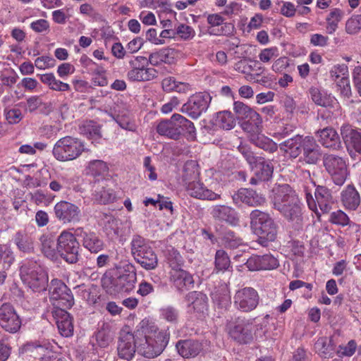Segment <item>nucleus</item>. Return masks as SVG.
<instances>
[{
	"label": "nucleus",
	"mask_w": 361,
	"mask_h": 361,
	"mask_svg": "<svg viewBox=\"0 0 361 361\" xmlns=\"http://www.w3.org/2000/svg\"><path fill=\"white\" fill-rule=\"evenodd\" d=\"M101 282L102 288L109 295L130 293L137 282L136 269L131 263L116 265L104 274Z\"/></svg>",
	"instance_id": "f257e3e1"
},
{
	"label": "nucleus",
	"mask_w": 361,
	"mask_h": 361,
	"mask_svg": "<svg viewBox=\"0 0 361 361\" xmlns=\"http://www.w3.org/2000/svg\"><path fill=\"white\" fill-rule=\"evenodd\" d=\"M157 132L162 136L178 140L183 135L188 140L196 139V129L194 123L179 114H174L170 119L160 121Z\"/></svg>",
	"instance_id": "f03ea898"
},
{
	"label": "nucleus",
	"mask_w": 361,
	"mask_h": 361,
	"mask_svg": "<svg viewBox=\"0 0 361 361\" xmlns=\"http://www.w3.org/2000/svg\"><path fill=\"white\" fill-rule=\"evenodd\" d=\"M250 225L258 235V243L267 247L277 236V224L269 214L259 209H255L250 214Z\"/></svg>",
	"instance_id": "7ed1b4c3"
},
{
	"label": "nucleus",
	"mask_w": 361,
	"mask_h": 361,
	"mask_svg": "<svg viewBox=\"0 0 361 361\" xmlns=\"http://www.w3.org/2000/svg\"><path fill=\"white\" fill-rule=\"evenodd\" d=\"M20 275L23 283L34 292L39 293L49 287L47 271L35 262L22 265Z\"/></svg>",
	"instance_id": "20e7f679"
},
{
	"label": "nucleus",
	"mask_w": 361,
	"mask_h": 361,
	"mask_svg": "<svg viewBox=\"0 0 361 361\" xmlns=\"http://www.w3.org/2000/svg\"><path fill=\"white\" fill-rule=\"evenodd\" d=\"M84 151V143L80 139L65 136L55 143L52 154L59 161H68L76 159Z\"/></svg>",
	"instance_id": "39448f33"
},
{
	"label": "nucleus",
	"mask_w": 361,
	"mask_h": 361,
	"mask_svg": "<svg viewBox=\"0 0 361 361\" xmlns=\"http://www.w3.org/2000/svg\"><path fill=\"white\" fill-rule=\"evenodd\" d=\"M48 290L54 310L71 309L74 305V298L71 289L61 280L52 279L49 284Z\"/></svg>",
	"instance_id": "423d86ee"
},
{
	"label": "nucleus",
	"mask_w": 361,
	"mask_h": 361,
	"mask_svg": "<svg viewBox=\"0 0 361 361\" xmlns=\"http://www.w3.org/2000/svg\"><path fill=\"white\" fill-rule=\"evenodd\" d=\"M254 319L238 317L226 324L229 336L240 344H247L253 340Z\"/></svg>",
	"instance_id": "0eeeda50"
},
{
	"label": "nucleus",
	"mask_w": 361,
	"mask_h": 361,
	"mask_svg": "<svg viewBox=\"0 0 361 361\" xmlns=\"http://www.w3.org/2000/svg\"><path fill=\"white\" fill-rule=\"evenodd\" d=\"M190 166L194 169L192 175L194 178V181L188 183L186 187L188 194L192 197L203 200H216L220 199V195L208 189L202 183L196 180L200 175V172L198 165L195 161H194V163L191 161L186 164L184 168L185 178L188 179L187 171Z\"/></svg>",
	"instance_id": "6e6552de"
},
{
	"label": "nucleus",
	"mask_w": 361,
	"mask_h": 361,
	"mask_svg": "<svg viewBox=\"0 0 361 361\" xmlns=\"http://www.w3.org/2000/svg\"><path fill=\"white\" fill-rule=\"evenodd\" d=\"M58 256L66 262L75 264L79 260L80 243L75 235L64 231L58 236Z\"/></svg>",
	"instance_id": "1a4fd4ad"
},
{
	"label": "nucleus",
	"mask_w": 361,
	"mask_h": 361,
	"mask_svg": "<svg viewBox=\"0 0 361 361\" xmlns=\"http://www.w3.org/2000/svg\"><path fill=\"white\" fill-rule=\"evenodd\" d=\"M323 164L333 182L338 186L343 185L348 175L345 160L334 154H326L323 157Z\"/></svg>",
	"instance_id": "9d476101"
},
{
	"label": "nucleus",
	"mask_w": 361,
	"mask_h": 361,
	"mask_svg": "<svg viewBox=\"0 0 361 361\" xmlns=\"http://www.w3.org/2000/svg\"><path fill=\"white\" fill-rule=\"evenodd\" d=\"M314 185L315 186V199L313 198L310 192L306 191L305 192L307 205L311 210L316 211L317 204H318L323 213H328L334 203L332 192L325 185H316L315 183H314Z\"/></svg>",
	"instance_id": "9b49d317"
},
{
	"label": "nucleus",
	"mask_w": 361,
	"mask_h": 361,
	"mask_svg": "<svg viewBox=\"0 0 361 361\" xmlns=\"http://www.w3.org/2000/svg\"><path fill=\"white\" fill-rule=\"evenodd\" d=\"M212 101V97L208 92H200L191 95L185 103L180 111L193 119L198 118L208 109Z\"/></svg>",
	"instance_id": "f8f14e48"
},
{
	"label": "nucleus",
	"mask_w": 361,
	"mask_h": 361,
	"mask_svg": "<svg viewBox=\"0 0 361 361\" xmlns=\"http://www.w3.org/2000/svg\"><path fill=\"white\" fill-rule=\"evenodd\" d=\"M259 303L258 292L252 287L238 289L233 296V305L235 309L243 313L255 310Z\"/></svg>",
	"instance_id": "ddd939ff"
},
{
	"label": "nucleus",
	"mask_w": 361,
	"mask_h": 361,
	"mask_svg": "<svg viewBox=\"0 0 361 361\" xmlns=\"http://www.w3.org/2000/svg\"><path fill=\"white\" fill-rule=\"evenodd\" d=\"M340 134L350 156L361 154V132L349 123L341 126Z\"/></svg>",
	"instance_id": "4468645a"
},
{
	"label": "nucleus",
	"mask_w": 361,
	"mask_h": 361,
	"mask_svg": "<svg viewBox=\"0 0 361 361\" xmlns=\"http://www.w3.org/2000/svg\"><path fill=\"white\" fill-rule=\"evenodd\" d=\"M22 324L20 316L13 305L4 302L0 306V326L10 334L17 333Z\"/></svg>",
	"instance_id": "2eb2a0df"
},
{
	"label": "nucleus",
	"mask_w": 361,
	"mask_h": 361,
	"mask_svg": "<svg viewBox=\"0 0 361 361\" xmlns=\"http://www.w3.org/2000/svg\"><path fill=\"white\" fill-rule=\"evenodd\" d=\"M169 337L170 334L166 331L154 332L151 335H147L149 348L147 350L140 349V350H142V356L147 358H154L159 355L167 345Z\"/></svg>",
	"instance_id": "dca6fc26"
},
{
	"label": "nucleus",
	"mask_w": 361,
	"mask_h": 361,
	"mask_svg": "<svg viewBox=\"0 0 361 361\" xmlns=\"http://www.w3.org/2000/svg\"><path fill=\"white\" fill-rule=\"evenodd\" d=\"M56 217L63 224H75L80 221L81 211L75 204L60 201L54 206Z\"/></svg>",
	"instance_id": "f3484780"
},
{
	"label": "nucleus",
	"mask_w": 361,
	"mask_h": 361,
	"mask_svg": "<svg viewBox=\"0 0 361 361\" xmlns=\"http://www.w3.org/2000/svg\"><path fill=\"white\" fill-rule=\"evenodd\" d=\"M109 181L104 178H95L92 183V196L98 204H106L116 200L114 191L109 188Z\"/></svg>",
	"instance_id": "a211bd4d"
},
{
	"label": "nucleus",
	"mask_w": 361,
	"mask_h": 361,
	"mask_svg": "<svg viewBox=\"0 0 361 361\" xmlns=\"http://www.w3.org/2000/svg\"><path fill=\"white\" fill-rule=\"evenodd\" d=\"M249 271L271 270L279 266L278 259L270 254L252 255L248 259H243Z\"/></svg>",
	"instance_id": "6ab92c4d"
},
{
	"label": "nucleus",
	"mask_w": 361,
	"mask_h": 361,
	"mask_svg": "<svg viewBox=\"0 0 361 361\" xmlns=\"http://www.w3.org/2000/svg\"><path fill=\"white\" fill-rule=\"evenodd\" d=\"M300 161L308 165H317L322 159V152L312 136H305Z\"/></svg>",
	"instance_id": "aec40b11"
},
{
	"label": "nucleus",
	"mask_w": 361,
	"mask_h": 361,
	"mask_svg": "<svg viewBox=\"0 0 361 361\" xmlns=\"http://www.w3.org/2000/svg\"><path fill=\"white\" fill-rule=\"evenodd\" d=\"M233 203L236 206L245 204L249 207H258L265 202V197L255 190L247 188H240L232 195Z\"/></svg>",
	"instance_id": "412c9836"
},
{
	"label": "nucleus",
	"mask_w": 361,
	"mask_h": 361,
	"mask_svg": "<svg viewBox=\"0 0 361 361\" xmlns=\"http://www.w3.org/2000/svg\"><path fill=\"white\" fill-rule=\"evenodd\" d=\"M271 202L275 209H279L286 204L298 198L295 191L288 184L279 185L272 189Z\"/></svg>",
	"instance_id": "4be33fe9"
},
{
	"label": "nucleus",
	"mask_w": 361,
	"mask_h": 361,
	"mask_svg": "<svg viewBox=\"0 0 361 361\" xmlns=\"http://www.w3.org/2000/svg\"><path fill=\"white\" fill-rule=\"evenodd\" d=\"M315 135L318 137L319 142L325 148L334 151H338L343 148L339 135L331 126L317 130Z\"/></svg>",
	"instance_id": "5701e85b"
},
{
	"label": "nucleus",
	"mask_w": 361,
	"mask_h": 361,
	"mask_svg": "<svg viewBox=\"0 0 361 361\" xmlns=\"http://www.w3.org/2000/svg\"><path fill=\"white\" fill-rule=\"evenodd\" d=\"M118 355L120 358L130 360L137 351L135 332H121L118 343Z\"/></svg>",
	"instance_id": "b1692460"
},
{
	"label": "nucleus",
	"mask_w": 361,
	"mask_h": 361,
	"mask_svg": "<svg viewBox=\"0 0 361 361\" xmlns=\"http://www.w3.org/2000/svg\"><path fill=\"white\" fill-rule=\"evenodd\" d=\"M211 215L216 221L226 222L232 226H238L240 222L238 213L235 209L227 205L214 206L211 211Z\"/></svg>",
	"instance_id": "393cba45"
},
{
	"label": "nucleus",
	"mask_w": 361,
	"mask_h": 361,
	"mask_svg": "<svg viewBox=\"0 0 361 361\" xmlns=\"http://www.w3.org/2000/svg\"><path fill=\"white\" fill-rule=\"evenodd\" d=\"M75 233L82 238V246L91 253L97 254L104 249V241L96 233L85 231L82 228H78Z\"/></svg>",
	"instance_id": "a878e982"
},
{
	"label": "nucleus",
	"mask_w": 361,
	"mask_h": 361,
	"mask_svg": "<svg viewBox=\"0 0 361 361\" xmlns=\"http://www.w3.org/2000/svg\"><path fill=\"white\" fill-rule=\"evenodd\" d=\"M259 161L251 168L254 176L250 178V183L256 185L258 182L268 181L273 175L274 166L270 161H267L264 157H259Z\"/></svg>",
	"instance_id": "bb28decb"
},
{
	"label": "nucleus",
	"mask_w": 361,
	"mask_h": 361,
	"mask_svg": "<svg viewBox=\"0 0 361 361\" xmlns=\"http://www.w3.org/2000/svg\"><path fill=\"white\" fill-rule=\"evenodd\" d=\"M288 221L295 223L298 228L302 227L303 217L302 203L299 198L277 209Z\"/></svg>",
	"instance_id": "cd10ccee"
},
{
	"label": "nucleus",
	"mask_w": 361,
	"mask_h": 361,
	"mask_svg": "<svg viewBox=\"0 0 361 361\" xmlns=\"http://www.w3.org/2000/svg\"><path fill=\"white\" fill-rule=\"evenodd\" d=\"M67 309L53 310L52 315L56 319L60 334L64 337H70L73 334V317L67 312Z\"/></svg>",
	"instance_id": "c85d7f7f"
},
{
	"label": "nucleus",
	"mask_w": 361,
	"mask_h": 361,
	"mask_svg": "<svg viewBox=\"0 0 361 361\" xmlns=\"http://www.w3.org/2000/svg\"><path fill=\"white\" fill-rule=\"evenodd\" d=\"M170 281L180 293L192 289L195 285L193 276L184 269L171 271Z\"/></svg>",
	"instance_id": "c756f323"
},
{
	"label": "nucleus",
	"mask_w": 361,
	"mask_h": 361,
	"mask_svg": "<svg viewBox=\"0 0 361 361\" xmlns=\"http://www.w3.org/2000/svg\"><path fill=\"white\" fill-rule=\"evenodd\" d=\"M305 136L293 135L279 145L280 150L287 154L290 159H296L302 154Z\"/></svg>",
	"instance_id": "7c9ffc66"
},
{
	"label": "nucleus",
	"mask_w": 361,
	"mask_h": 361,
	"mask_svg": "<svg viewBox=\"0 0 361 361\" xmlns=\"http://www.w3.org/2000/svg\"><path fill=\"white\" fill-rule=\"evenodd\" d=\"M176 347L183 357L192 358L197 356L203 350L204 344L202 341L190 338L178 341Z\"/></svg>",
	"instance_id": "2f4dec72"
},
{
	"label": "nucleus",
	"mask_w": 361,
	"mask_h": 361,
	"mask_svg": "<svg viewBox=\"0 0 361 361\" xmlns=\"http://www.w3.org/2000/svg\"><path fill=\"white\" fill-rule=\"evenodd\" d=\"M13 241L20 252L27 255L35 253V238L25 230L18 231L13 237Z\"/></svg>",
	"instance_id": "473e14b6"
},
{
	"label": "nucleus",
	"mask_w": 361,
	"mask_h": 361,
	"mask_svg": "<svg viewBox=\"0 0 361 361\" xmlns=\"http://www.w3.org/2000/svg\"><path fill=\"white\" fill-rule=\"evenodd\" d=\"M341 202L348 210L355 211L361 202V197L353 184L348 185L341 192Z\"/></svg>",
	"instance_id": "72a5a7b5"
},
{
	"label": "nucleus",
	"mask_w": 361,
	"mask_h": 361,
	"mask_svg": "<svg viewBox=\"0 0 361 361\" xmlns=\"http://www.w3.org/2000/svg\"><path fill=\"white\" fill-rule=\"evenodd\" d=\"M241 123L242 129L247 134L249 140L262 132V119L256 111Z\"/></svg>",
	"instance_id": "f704fd0d"
},
{
	"label": "nucleus",
	"mask_w": 361,
	"mask_h": 361,
	"mask_svg": "<svg viewBox=\"0 0 361 361\" xmlns=\"http://www.w3.org/2000/svg\"><path fill=\"white\" fill-rule=\"evenodd\" d=\"M185 299L188 302V307H192L196 312L204 313L208 309V298L202 292H189Z\"/></svg>",
	"instance_id": "c9c22d12"
},
{
	"label": "nucleus",
	"mask_w": 361,
	"mask_h": 361,
	"mask_svg": "<svg viewBox=\"0 0 361 361\" xmlns=\"http://www.w3.org/2000/svg\"><path fill=\"white\" fill-rule=\"evenodd\" d=\"M214 305L220 310H226L231 305L230 291L226 285L215 288L211 294Z\"/></svg>",
	"instance_id": "e433bc0d"
},
{
	"label": "nucleus",
	"mask_w": 361,
	"mask_h": 361,
	"mask_svg": "<svg viewBox=\"0 0 361 361\" xmlns=\"http://www.w3.org/2000/svg\"><path fill=\"white\" fill-rule=\"evenodd\" d=\"M308 92L312 102L317 106L333 108L336 103V99L334 97L321 91L316 87H311Z\"/></svg>",
	"instance_id": "4c0bfd02"
},
{
	"label": "nucleus",
	"mask_w": 361,
	"mask_h": 361,
	"mask_svg": "<svg viewBox=\"0 0 361 361\" xmlns=\"http://www.w3.org/2000/svg\"><path fill=\"white\" fill-rule=\"evenodd\" d=\"M39 240L41 251L44 255L51 260H56L58 258V250H56V249L58 247V239L56 241L51 235L43 234Z\"/></svg>",
	"instance_id": "58836bf2"
},
{
	"label": "nucleus",
	"mask_w": 361,
	"mask_h": 361,
	"mask_svg": "<svg viewBox=\"0 0 361 361\" xmlns=\"http://www.w3.org/2000/svg\"><path fill=\"white\" fill-rule=\"evenodd\" d=\"M100 222L106 234L111 237H116L119 235L118 220L111 214L102 213Z\"/></svg>",
	"instance_id": "ea45409f"
},
{
	"label": "nucleus",
	"mask_w": 361,
	"mask_h": 361,
	"mask_svg": "<svg viewBox=\"0 0 361 361\" xmlns=\"http://www.w3.org/2000/svg\"><path fill=\"white\" fill-rule=\"evenodd\" d=\"M157 74V71L153 68L130 69L127 73V78L131 82H145L156 78Z\"/></svg>",
	"instance_id": "a19ab883"
},
{
	"label": "nucleus",
	"mask_w": 361,
	"mask_h": 361,
	"mask_svg": "<svg viewBox=\"0 0 361 361\" xmlns=\"http://www.w3.org/2000/svg\"><path fill=\"white\" fill-rule=\"evenodd\" d=\"M220 239L222 245L227 249H236L243 244V239L230 229L221 232Z\"/></svg>",
	"instance_id": "79ce46f5"
},
{
	"label": "nucleus",
	"mask_w": 361,
	"mask_h": 361,
	"mask_svg": "<svg viewBox=\"0 0 361 361\" xmlns=\"http://www.w3.org/2000/svg\"><path fill=\"white\" fill-rule=\"evenodd\" d=\"M140 266L146 270L154 269L158 264V259L156 253L151 249L134 258Z\"/></svg>",
	"instance_id": "37998d69"
},
{
	"label": "nucleus",
	"mask_w": 361,
	"mask_h": 361,
	"mask_svg": "<svg viewBox=\"0 0 361 361\" xmlns=\"http://www.w3.org/2000/svg\"><path fill=\"white\" fill-rule=\"evenodd\" d=\"M250 142L256 147L270 154L276 152L279 148V145L274 141L262 133L254 137V138H251Z\"/></svg>",
	"instance_id": "c03bdc74"
},
{
	"label": "nucleus",
	"mask_w": 361,
	"mask_h": 361,
	"mask_svg": "<svg viewBox=\"0 0 361 361\" xmlns=\"http://www.w3.org/2000/svg\"><path fill=\"white\" fill-rule=\"evenodd\" d=\"M152 249L149 245L148 240L140 235H134L130 242L131 254L134 258L144 252Z\"/></svg>",
	"instance_id": "a18cd8bd"
},
{
	"label": "nucleus",
	"mask_w": 361,
	"mask_h": 361,
	"mask_svg": "<svg viewBox=\"0 0 361 361\" xmlns=\"http://www.w3.org/2000/svg\"><path fill=\"white\" fill-rule=\"evenodd\" d=\"M114 332L108 324H103L100 329L96 333L95 338L97 345L105 348L109 345L114 339Z\"/></svg>",
	"instance_id": "49530a36"
},
{
	"label": "nucleus",
	"mask_w": 361,
	"mask_h": 361,
	"mask_svg": "<svg viewBox=\"0 0 361 361\" xmlns=\"http://www.w3.org/2000/svg\"><path fill=\"white\" fill-rule=\"evenodd\" d=\"M231 260L227 252L222 250H218L216 252L214 257V271H230Z\"/></svg>",
	"instance_id": "de8ad7c7"
},
{
	"label": "nucleus",
	"mask_w": 361,
	"mask_h": 361,
	"mask_svg": "<svg viewBox=\"0 0 361 361\" xmlns=\"http://www.w3.org/2000/svg\"><path fill=\"white\" fill-rule=\"evenodd\" d=\"M216 124L224 130H231L235 126V120L231 111H224L217 113Z\"/></svg>",
	"instance_id": "09e8293b"
},
{
	"label": "nucleus",
	"mask_w": 361,
	"mask_h": 361,
	"mask_svg": "<svg viewBox=\"0 0 361 361\" xmlns=\"http://www.w3.org/2000/svg\"><path fill=\"white\" fill-rule=\"evenodd\" d=\"M160 318L167 322L176 325L179 321V311L177 308L171 305H167L160 309Z\"/></svg>",
	"instance_id": "8fccbe9b"
},
{
	"label": "nucleus",
	"mask_w": 361,
	"mask_h": 361,
	"mask_svg": "<svg viewBox=\"0 0 361 361\" xmlns=\"http://www.w3.org/2000/svg\"><path fill=\"white\" fill-rule=\"evenodd\" d=\"M315 346L318 349L320 355L324 358H329L334 354V346L332 341L329 340L327 343L326 338H319L315 343Z\"/></svg>",
	"instance_id": "3c124183"
},
{
	"label": "nucleus",
	"mask_w": 361,
	"mask_h": 361,
	"mask_svg": "<svg viewBox=\"0 0 361 361\" xmlns=\"http://www.w3.org/2000/svg\"><path fill=\"white\" fill-rule=\"evenodd\" d=\"M208 30L216 35H230L234 32V24H210Z\"/></svg>",
	"instance_id": "603ef678"
},
{
	"label": "nucleus",
	"mask_w": 361,
	"mask_h": 361,
	"mask_svg": "<svg viewBox=\"0 0 361 361\" xmlns=\"http://www.w3.org/2000/svg\"><path fill=\"white\" fill-rule=\"evenodd\" d=\"M167 261L171 271L183 269L181 267L183 264V259L180 254L176 250L172 249L169 251Z\"/></svg>",
	"instance_id": "864d4df0"
},
{
	"label": "nucleus",
	"mask_w": 361,
	"mask_h": 361,
	"mask_svg": "<svg viewBox=\"0 0 361 361\" xmlns=\"http://www.w3.org/2000/svg\"><path fill=\"white\" fill-rule=\"evenodd\" d=\"M135 343H136V349L138 354L142 355V349L147 350L149 348V345H147V335L146 334L145 329L143 328L140 329H137L135 331Z\"/></svg>",
	"instance_id": "5fc2aeb1"
},
{
	"label": "nucleus",
	"mask_w": 361,
	"mask_h": 361,
	"mask_svg": "<svg viewBox=\"0 0 361 361\" xmlns=\"http://www.w3.org/2000/svg\"><path fill=\"white\" fill-rule=\"evenodd\" d=\"M233 110L238 117L247 118L252 114L256 112L254 109L246 105L242 102H235L233 104Z\"/></svg>",
	"instance_id": "6e6d98bb"
},
{
	"label": "nucleus",
	"mask_w": 361,
	"mask_h": 361,
	"mask_svg": "<svg viewBox=\"0 0 361 361\" xmlns=\"http://www.w3.org/2000/svg\"><path fill=\"white\" fill-rule=\"evenodd\" d=\"M329 221L334 224L345 226L349 224L350 219L344 212L337 210L331 214Z\"/></svg>",
	"instance_id": "4d7b16f0"
},
{
	"label": "nucleus",
	"mask_w": 361,
	"mask_h": 361,
	"mask_svg": "<svg viewBox=\"0 0 361 361\" xmlns=\"http://www.w3.org/2000/svg\"><path fill=\"white\" fill-rule=\"evenodd\" d=\"M238 151L251 167L259 161L258 159L260 157H256L250 147L247 145H240Z\"/></svg>",
	"instance_id": "13d9d810"
},
{
	"label": "nucleus",
	"mask_w": 361,
	"mask_h": 361,
	"mask_svg": "<svg viewBox=\"0 0 361 361\" xmlns=\"http://www.w3.org/2000/svg\"><path fill=\"white\" fill-rule=\"evenodd\" d=\"M89 169L94 176H100L107 171L108 166L102 160H93L89 163Z\"/></svg>",
	"instance_id": "bf43d9fd"
},
{
	"label": "nucleus",
	"mask_w": 361,
	"mask_h": 361,
	"mask_svg": "<svg viewBox=\"0 0 361 361\" xmlns=\"http://www.w3.org/2000/svg\"><path fill=\"white\" fill-rule=\"evenodd\" d=\"M6 119L10 124L18 123L23 118V114L19 109L5 110Z\"/></svg>",
	"instance_id": "052dcab7"
},
{
	"label": "nucleus",
	"mask_w": 361,
	"mask_h": 361,
	"mask_svg": "<svg viewBox=\"0 0 361 361\" xmlns=\"http://www.w3.org/2000/svg\"><path fill=\"white\" fill-rule=\"evenodd\" d=\"M329 73L333 80H336L341 76L347 78L345 76L348 75V66L345 64L336 65L331 69Z\"/></svg>",
	"instance_id": "680f3d73"
},
{
	"label": "nucleus",
	"mask_w": 361,
	"mask_h": 361,
	"mask_svg": "<svg viewBox=\"0 0 361 361\" xmlns=\"http://www.w3.org/2000/svg\"><path fill=\"white\" fill-rule=\"evenodd\" d=\"M176 35L183 39H188L194 35L193 29L187 24H180L176 30Z\"/></svg>",
	"instance_id": "e2e57ef3"
},
{
	"label": "nucleus",
	"mask_w": 361,
	"mask_h": 361,
	"mask_svg": "<svg viewBox=\"0 0 361 361\" xmlns=\"http://www.w3.org/2000/svg\"><path fill=\"white\" fill-rule=\"evenodd\" d=\"M290 59L288 57H280L274 61L272 65V70L276 73H281L286 70L290 66Z\"/></svg>",
	"instance_id": "0e129e2a"
},
{
	"label": "nucleus",
	"mask_w": 361,
	"mask_h": 361,
	"mask_svg": "<svg viewBox=\"0 0 361 361\" xmlns=\"http://www.w3.org/2000/svg\"><path fill=\"white\" fill-rule=\"evenodd\" d=\"M250 73L249 75L250 76V79H255L256 77H260L262 73L264 72V68L262 66V64L255 60H250Z\"/></svg>",
	"instance_id": "69168bd1"
},
{
	"label": "nucleus",
	"mask_w": 361,
	"mask_h": 361,
	"mask_svg": "<svg viewBox=\"0 0 361 361\" xmlns=\"http://www.w3.org/2000/svg\"><path fill=\"white\" fill-rule=\"evenodd\" d=\"M291 252L298 257H302L305 252V246L302 242L299 240H290L288 242Z\"/></svg>",
	"instance_id": "338daca9"
},
{
	"label": "nucleus",
	"mask_w": 361,
	"mask_h": 361,
	"mask_svg": "<svg viewBox=\"0 0 361 361\" xmlns=\"http://www.w3.org/2000/svg\"><path fill=\"white\" fill-rule=\"evenodd\" d=\"M130 69L148 68V60L145 56H137L129 61Z\"/></svg>",
	"instance_id": "774afa93"
}]
</instances>
